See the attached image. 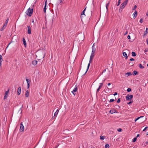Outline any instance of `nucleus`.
<instances>
[{
    "mask_svg": "<svg viewBox=\"0 0 148 148\" xmlns=\"http://www.w3.org/2000/svg\"><path fill=\"white\" fill-rule=\"evenodd\" d=\"M128 1H125L121 4L120 6V9H119V12H121L122 11V10L127 4Z\"/></svg>",
    "mask_w": 148,
    "mask_h": 148,
    "instance_id": "f257e3e1",
    "label": "nucleus"
},
{
    "mask_svg": "<svg viewBox=\"0 0 148 148\" xmlns=\"http://www.w3.org/2000/svg\"><path fill=\"white\" fill-rule=\"evenodd\" d=\"M33 12V9H31L30 8H29L27 10L26 12V14L27 15L29 16H32Z\"/></svg>",
    "mask_w": 148,
    "mask_h": 148,
    "instance_id": "f03ea898",
    "label": "nucleus"
},
{
    "mask_svg": "<svg viewBox=\"0 0 148 148\" xmlns=\"http://www.w3.org/2000/svg\"><path fill=\"white\" fill-rule=\"evenodd\" d=\"M133 97V95H127L126 96V100L129 101L131 100L132 99Z\"/></svg>",
    "mask_w": 148,
    "mask_h": 148,
    "instance_id": "7ed1b4c3",
    "label": "nucleus"
},
{
    "mask_svg": "<svg viewBox=\"0 0 148 148\" xmlns=\"http://www.w3.org/2000/svg\"><path fill=\"white\" fill-rule=\"evenodd\" d=\"M24 127L23 124L22 122H21L20 124V132H22L24 131Z\"/></svg>",
    "mask_w": 148,
    "mask_h": 148,
    "instance_id": "20e7f679",
    "label": "nucleus"
},
{
    "mask_svg": "<svg viewBox=\"0 0 148 148\" xmlns=\"http://www.w3.org/2000/svg\"><path fill=\"white\" fill-rule=\"evenodd\" d=\"M109 112L111 114L115 113H119V112L117 111L114 109L110 110Z\"/></svg>",
    "mask_w": 148,
    "mask_h": 148,
    "instance_id": "39448f33",
    "label": "nucleus"
},
{
    "mask_svg": "<svg viewBox=\"0 0 148 148\" xmlns=\"http://www.w3.org/2000/svg\"><path fill=\"white\" fill-rule=\"evenodd\" d=\"M27 33L28 34H31V28L29 26H27Z\"/></svg>",
    "mask_w": 148,
    "mask_h": 148,
    "instance_id": "423d86ee",
    "label": "nucleus"
},
{
    "mask_svg": "<svg viewBox=\"0 0 148 148\" xmlns=\"http://www.w3.org/2000/svg\"><path fill=\"white\" fill-rule=\"evenodd\" d=\"M77 87H75L74 88V89H73V90L72 91V93L74 95H75V94L74 93L75 92H76V91H77Z\"/></svg>",
    "mask_w": 148,
    "mask_h": 148,
    "instance_id": "0eeeda50",
    "label": "nucleus"
},
{
    "mask_svg": "<svg viewBox=\"0 0 148 148\" xmlns=\"http://www.w3.org/2000/svg\"><path fill=\"white\" fill-rule=\"evenodd\" d=\"M103 85V83H100V85H99L98 88L97 90L96 91V93H97L99 91L100 89L102 87Z\"/></svg>",
    "mask_w": 148,
    "mask_h": 148,
    "instance_id": "6e6552de",
    "label": "nucleus"
},
{
    "mask_svg": "<svg viewBox=\"0 0 148 148\" xmlns=\"http://www.w3.org/2000/svg\"><path fill=\"white\" fill-rule=\"evenodd\" d=\"M17 92L18 95H19L20 94L21 92V87H19L18 88V89H17Z\"/></svg>",
    "mask_w": 148,
    "mask_h": 148,
    "instance_id": "1a4fd4ad",
    "label": "nucleus"
},
{
    "mask_svg": "<svg viewBox=\"0 0 148 148\" xmlns=\"http://www.w3.org/2000/svg\"><path fill=\"white\" fill-rule=\"evenodd\" d=\"M59 109H58L55 112V113L54 114V116L53 117H54V119L55 118H56V116H57V115L58 113V112L59 111Z\"/></svg>",
    "mask_w": 148,
    "mask_h": 148,
    "instance_id": "9d476101",
    "label": "nucleus"
},
{
    "mask_svg": "<svg viewBox=\"0 0 148 148\" xmlns=\"http://www.w3.org/2000/svg\"><path fill=\"white\" fill-rule=\"evenodd\" d=\"M94 44L92 46V53H94H94H95V51H96V49H95V48H94Z\"/></svg>",
    "mask_w": 148,
    "mask_h": 148,
    "instance_id": "9b49d317",
    "label": "nucleus"
},
{
    "mask_svg": "<svg viewBox=\"0 0 148 148\" xmlns=\"http://www.w3.org/2000/svg\"><path fill=\"white\" fill-rule=\"evenodd\" d=\"M23 44L25 46V47H26V46H27V44H26V41L24 38H23Z\"/></svg>",
    "mask_w": 148,
    "mask_h": 148,
    "instance_id": "f8f14e48",
    "label": "nucleus"
},
{
    "mask_svg": "<svg viewBox=\"0 0 148 148\" xmlns=\"http://www.w3.org/2000/svg\"><path fill=\"white\" fill-rule=\"evenodd\" d=\"M132 74L130 72H128L125 74V76L127 77L129 75H132Z\"/></svg>",
    "mask_w": 148,
    "mask_h": 148,
    "instance_id": "ddd939ff",
    "label": "nucleus"
},
{
    "mask_svg": "<svg viewBox=\"0 0 148 148\" xmlns=\"http://www.w3.org/2000/svg\"><path fill=\"white\" fill-rule=\"evenodd\" d=\"M147 29L148 28H146V31L144 32V34L143 36V37H145L147 35V33H148V31H147Z\"/></svg>",
    "mask_w": 148,
    "mask_h": 148,
    "instance_id": "4468645a",
    "label": "nucleus"
},
{
    "mask_svg": "<svg viewBox=\"0 0 148 148\" xmlns=\"http://www.w3.org/2000/svg\"><path fill=\"white\" fill-rule=\"evenodd\" d=\"M37 61L36 60H34L32 62V64L35 66L37 64Z\"/></svg>",
    "mask_w": 148,
    "mask_h": 148,
    "instance_id": "2eb2a0df",
    "label": "nucleus"
},
{
    "mask_svg": "<svg viewBox=\"0 0 148 148\" xmlns=\"http://www.w3.org/2000/svg\"><path fill=\"white\" fill-rule=\"evenodd\" d=\"M137 14V12L135 10L134 12L133 15H134V18H135L136 17Z\"/></svg>",
    "mask_w": 148,
    "mask_h": 148,
    "instance_id": "dca6fc26",
    "label": "nucleus"
},
{
    "mask_svg": "<svg viewBox=\"0 0 148 148\" xmlns=\"http://www.w3.org/2000/svg\"><path fill=\"white\" fill-rule=\"evenodd\" d=\"M25 97H29V91L28 90H26L25 93Z\"/></svg>",
    "mask_w": 148,
    "mask_h": 148,
    "instance_id": "f3484780",
    "label": "nucleus"
},
{
    "mask_svg": "<svg viewBox=\"0 0 148 148\" xmlns=\"http://www.w3.org/2000/svg\"><path fill=\"white\" fill-rule=\"evenodd\" d=\"M138 74V72L137 71H134L132 73V74H133V75H136Z\"/></svg>",
    "mask_w": 148,
    "mask_h": 148,
    "instance_id": "a211bd4d",
    "label": "nucleus"
},
{
    "mask_svg": "<svg viewBox=\"0 0 148 148\" xmlns=\"http://www.w3.org/2000/svg\"><path fill=\"white\" fill-rule=\"evenodd\" d=\"M6 28V26L4 25L3 27L1 28L0 30L1 31H3V30L5 29Z\"/></svg>",
    "mask_w": 148,
    "mask_h": 148,
    "instance_id": "6ab92c4d",
    "label": "nucleus"
},
{
    "mask_svg": "<svg viewBox=\"0 0 148 148\" xmlns=\"http://www.w3.org/2000/svg\"><path fill=\"white\" fill-rule=\"evenodd\" d=\"M86 7L85 8V9L82 12V13H81V17L82 18V15H85V14H84V11L86 10Z\"/></svg>",
    "mask_w": 148,
    "mask_h": 148,
    "instance_id": "aec40b11",
    "label": "nucleus"
},
{
    "mask_svg": "<svg viewBox=\"0 0 148 148\" xmlns=\"http://www.w3.org/2000/svg\"><path fill=\"white\" fill-rule=\"evenodd\" d=\"M90 63H89L88 64L87 69L86 70L85 73L84 74H85L86 73V72H87V71L88 70L89 68V67H90Z\"/></svg>",
    "mask_w": 148,
    "mask_h": 148,
    "instance_id": "412c9836",
    "label": "nucleus"
},
{
    "mask_svg": "<svg viewBox=\"0 0 148 148\" xmlns=\"http://www.w3.org/2000/svg\"><path fill=\"white\" fill-rule=\"evenodd\" d=\"M26 79L27 81V84H30V83L31 82V80H29L26 78Z\"/></svg>",
    "mask_w": 148,
    "mask_h": 148,
    "instance_id": "4be33fe9",
    "label": "nucleus"
},
{
    "mask_svg": "<svg viewBox=\"0 0 148 148\" xmlns=\"http://www.w3.org/2000/svg\"><path fill=\"white\" fill-rule=\"evenodd\" d=\"M94 53H91L90 57V58L93 59L94 57Z\"/></svg>",
    "mask_w": 148,
    "mask_h": 148,
    "instance_id": "5701e85b",
    "label": "nucleus"
},
{
    "mask_svg": "<svg viewBox=\"0 0 148 148\" xmlns=\"http://www.w3.org/2000/svg\"><path fill=\"white\" fill-rule=\"evenodd\" d=\"M132 56L134 57H135V56H136V53L135 52H133V51L132 52Z\"/></svg>",
    "mask_w": 148,
    "mask_h": 148,
    "instance_id": "b1692460",
    "label": "nucleus"
},
{
    "mask_svg": "<svg viewBox=\"0 0 148 148\" xmlns=\"http://www.w3.org/2000/svg\"><path fill=\"white\" fill-rule=\"evenodd\" d=\"M8 21H9V19L8 18H7L6 19V21H5V22L4 24V25L6 26L7 25Z\"/></svg>",
    "mask_w": 148,
    "mask_h": 148,
    "instance_id": "393cba45",
    "label": "nucleus"
},
{
    "mask_svg": "<svg viewBox=\"0 0 148 148\" xmlns=\"http://www.w3.org/2000/svg\"><path fill=\"white\" fill-rule=\"evenodd\" d=\"M105 138V136H101L100 137V139L101 140H103Z\"/></svg>",
    "mask_w": 148,
    "mask_h": 148,
    "instance_id": "a878e982",
    "label": "nucleus"
},
{
    "mask_svg": "<svg viewBox=\"0 0 148 148\" xmlns=\"http://www.w3.org/2000/svg\"><path fill=\"white\" fill-rule=\"evenodd\" d=\"M139 67L141 69H143L144 68V66H143V65L141 64H139Z\"/></svg>",
    "mask_w": 148,
    "mask_h": 148,
    "instance_id": "bb28decb",
    "label": "nucleus"
},
{
    "mask_svg": "<svg viewBox=\"0 0 148 148\" xmlns=\"http://www.w3.org/2000/svg\"><path fill=\"white\" fill-rule=\"evenodd\" d=\"M143 117V116H141L140 117H137V118H136L135 119V121L136 122L137 120H138V119H139L140 118Z\"/></svg>",
    "mask_w": 148,
    "mask_h": 148,
    "instance_id": "cd10ccee",
    "label": "nucleus"
},
{
    "mask_svg": "<svg viewBox=\"0 0 148 148\" xmlns=\"http://www.w3.org/2000/svg\"><path fill=\"white\" fill-rule=\"evenodd\" d=\"M105 147L106 148H109L110 146L108 144H106L105 145Z\"/></svg>",
    "mask_w": 148,
    "mask_h": 148,
    "instance_id": "c85d7f7f",
    "label": "nucleus"
},
{
    "mask_svg": "<svg viewBox=\"0 0 148 148\" xmlns=\"http://www.w3.org/2000/svg\"><path fill=\"white\" fill-rule=\"evenodd\" d=\"M9 92V89L7 91H6L5 93V95L8 96V94Z\"/></svg>",
    "mask_w": 148,
    "mask_h": 148,
    "instance_id": "c756f323",
    "label": "nucleus"
},
{
    "mask_svg": "<svg viewBox=\"0 0 148 148\" xmlns=\"http://www.w3.org/2000/svg\"><path fill=\"white\" fill-rule=\"evenodd\" d=\"M136 140H137L136 137H135V138H134V139L132 140V141L134 143L136 141Z\"/></svg>",
    "mask_w": 148,
    "mask_h": 148,
    "instance_id": "7c9ffc66",
    "label": "nucleus"
},
{
    "mask_svg": "<svg viewBox=\"0 0 148 148\" xmlns=\"http://www.w3.org/2000/svg\"><path fill=\"white\" fill-rule=\"evenodd\" d=\"M127 90L128 92H129L131 91L132 89L130 88H128Z\"/></svg>",
    "mask_w": 148,
    "mask_h": 148,
    "instance_id": "2f4dec72",
    "label": "nucleus"
},
{
    "mask_svg": "<svg viewBox=\"0 0 148 148\" xmlns=\"http://www.w3.org/2000/svg\"><path fill=\"white\" fill-rule=\"evenodd\" d=\"M123 56L124 57L126 56H127V54L125 52H123Z\"/></svg>",
    "mask_w": 148,
    "mask_h": 148,
    "instance_id": "473e14b6",
    "label": "nucleus"
},
{
    "mask_svg": "<svg viewBox=\"0 0 148 148\" xmlns=\"http://www.w3.org/2000/svg\"><path fill=\"white\" fill-rule=\"evenodd\" d=\"M116 106V108L118 109L120 108V106L118 105H115Z\"/></svg>",
    "mask_w": 148,
    "mask_h": 148,
    "instance_id": "72a5a7b5",
    "label": "nucleus"
},
{
    "mask_svg": "<svg viewBox=\"0 0 148 148\" xmlns=\"http://www.w3.org/2000/svg\"><path fill=\"white\" fill-rule=\"evenodd\" d=\"M114 101V100L113 99H111L109 101V103L113 102Z\"/></svg>",
    "mask_w": 148,
    "mask_h": 148,
    "instance_id": "f704fd0d",
    "label": "nucleus"
},
{
    "mask_svg": "<svg viewBox=\"0 0 148 148\" xmlns=\"http://www.w3.org/2000/svg\"><path fill=\"white\" fill-rule=\"evenodd\" d=\"M109 3H110V2H109L107 3L106 5V8L107 9V10H108V6L109 5Z\"/></svg>",
    "mask_w": 148,
    "mask_h": 148,
    "instance_id": "c9c22d12",
    "label": "nucleus"
},
{
    "mask_svg": "<svg viewBox=\"0 0 148 148\" xmlns=\"http://www.w3.org/2000/svg\"><path fill=\"white\" fill-rule=\"evenodd\" d=\"M105 106H106V107H110V105H109V104L107 103H105Z\"/></svg>",
    "mask_w": 148,
    "mask_h": 148,
    "instance_id": "e433bc0d",
    "label": "nucleus"
},
{
    "mask_svg": "<svg viewBox=\"0 0 148 148\" xmlns=\"http://www.w3.org/2000/svg\"><path fill=\"white\" fill-rule=\"evenodd\" d=\"M46 6H44V9H43V11H44V12L45 13L46 12Z\"/></svg>",
    "mask_w": 148,
    "mask_h": 148,
    "instance_id": "4c0bfd02",
    "label": "nucleus"
},
{
    "mask_svg": "<svg viewBox=\"0 0 148 148\" xmlns=\"http://www.w3.org/2000/svg\"><path fill=\"white\" fill-rule=\"evenodd\" d=\"M137 7V6L136 5H135V6H134V7L133 8L132 10H135V9Z\"/></svg>",
    "mask_w": 148,
    "mask_h": 148,
    "instance_id": "58836bf2",
    "label": "nucleus"
},
{
    "mask_svg": "<svg viewBox=\"0 0 148 148\" xmlns=\"http://www.w3.org/2000/svg\"><path fill=\"white\" fill-rule=\"evenodd\" d=\"M2 59V57L1 55H0V62H1V60Z\"/></svg>",
    "mask_w": 148,
    "mask_h": 148,
    "instance_id": "ea45409f",
    "label": "nucleus"
},
{
    "mask_svg": "<svg viewBox=\"0 0 148 148\" xmlns=\"http://www.w3.org/2000/svg\"><path fill=\"white\" fill-rule=\"evenodd\" d=\"M122 129L121 128H119L117 129V131L119 132H121L122 131Z\"/></svg>",
    "mask_w": 148,
    "mask_h": 148,
    "instance_id": "a19ab883",
    "label": "nucleus"
},
{
    "mask_svg": "<svg viewBox=\"0 0 148 148\" xmlns=\"http://www.w3.org/2000/svg\"><path fill=\"white\" fill-rule=\"evenodd\" d=\"M120 101H121L120 98H119L117 101V103H119L120 102Z\"/></svg>",
    "mask_w": 148,
    "mask_h": 148,
    "instance_id": "79ce46f5",
    "label": "nucleus"
},
{
    "mask_svg": "<svg viewBox=\"0 0 148 148\" xmlns=\"http://www.w3.org/2000/svg\"><path fill=\"white\" fill-rule=\"evenodd\" d=\"M148 51V48H147L145 49L144 51V52H145V53H146V52H147Z\"/></svg>",
    "mask_w": 148,
    "mask_h": 148,
    "instance_id": "37998d69",
    "label": "nucleus"
},
{
    "mask_svg": "<svg viewBox=\"0 0 148 148\" xmlns=\"http://www.w3.org/2000/svg\"><path fill=\"white\" fill-rule=\"evenodd\" d=\"M133 102V101H130L129 102H128V103H127V104H128V105H129V104H131V103H132Z\"/></svg>",
    "mask_w": 148,
    "mask_h": 148,
    "instance_id": "c03bdc74",
    "label": "nucleus"
},
{
    "mask_svg": "<svg viewBox=\"0 0 148 148\" xmlns=\"http://www.w3.org/2000/svg\"><path fill=\"white\" fill-rule=\"evenodd\" d=\"M140 22L141 23H142L143 22V19L142 18L140 19Z\"/></svg>",
    "mask_w": 148,
    "mask_h": 148,
    "instance_id": "a18cd8bd",
    "label": "nucleus"
},
{
    "mask_svg": "<svg viewBox=\"0 0 148 148\" xmlns=\"http://www.w3.org/2000/svg\"><path fill=\"white\" fill-rule=\"evenodd\" d=\"M121 1H118V4L117 5V6H118L121 3Z\"/></svg>",
    "mask_w": 148,
    "mask_h": 148,
    "instance_id": "49530a36",
    "label": "nucleus"
},
{
    "mask_svg": "<svg viewBox=\"0 0 148 148\" xmlns=\"http://www.w3.org/2000/svg\"><path fill=\"white\" fill-rule=\"evenodd\" d=\"M92 59H91L90 58V60L89 61V63H90L92 62Z\"/></svg>",
    "mask_w": 148,
    "mask_h": 148,
    "instance_id": "de8ad7c7",
    "label": "nucleus"
},
{
    "mask_svg": "<svg viewBox=\"0 0 148 148\" xmlns=\"http://www.w3.org/2000/svg\"><path fill=\"white\" fill-rule=\"evenodd\" d=\"M8 96L5 95L4 96V99H7Z\"/></svg>",
    "mask_w": 148,
    "mask_h": 148,
    "instance_id": "09e8293b",
    "label": "nucleus"
},
{
    "mask_svg": "<svg viewBox=\"0 0 148 148\" xmlns=\"http://www.w3.org/2000/svg\"><path fill=\"white\" fill-rule=\"evenodd\" d=\"M148 128L147 127H146L143 130V131H145Z\"/></svg>",
    "mask_w": 148,
    "mask_h": 148,
    "instance_id": "8fccbe9b",
    "label": "nucleus"
},
{
    "mask_svg": "<svg viewBox=\"0 0 148 148\" xmlns=\"http://www.w3.org/2000/svg\"><path fill=\"white\" fill-rule=\"evenodd\" d=\"M127 38L128 39H130V38H131V37H130V35H128V36H127Z\"/></svg>",
    "mask_w": 148,
    "mask_h": 148,
    "instance_id": "3c124183",
    "label": "nucleus"
},
{
    "mask_svg": "<svg viewBox=\"0 0 148 148\" xmlns=\"http://www.w3.org/2000/svg\"><path fill=\"white\" fill-rule=\"evenodd\" d=\"M130 60L131 61H134V59L133 58H132L130 59Z\"/></svg>",
    "mask_w": 148,
    "mask_h": 148,
    "instance_id": "603ef678",
    "label": "nucleus"
},
{
    "mask_svg": "<svg viewBox=\"0 0 148 148\" xmlns=\"http://www.w3.org/2000/svg\"><path fill=\"white\" fill-rule=\"evenodd\" d=\"M27 89H28L30 86V84H27Z\"/></svg>",
    "mask_w": 148,
    "mask_h": 148,
    "instance_id": "864d4df0",
    "label": "nucleus"
},
{
    "mask_svg": "<svg viewBox=\"0 0 148 148\" xmlns=\"http://www.w3.org/2000/svg\"><path fill=\"white\" fill-rule=\"evenodd\" d=\"M117 95V92H115L113 94V95H114V96H115V95Z\"/></svg>",
    "mask_w": 148,
    "mask_h": 148,
    "instance_id": "5fc2aeb1",
    "label": "nucleus"
},
{
    "mask_svg": "<svg viewBox=\"0 0 148 148\" xmlns=\"http://www.w3.org/2000/svg\"><path fill=\"white\" fill-rule=\"evenodd\" d=\"M47 4V1H45V6H46V7Z\"/></svg>",
    "mask_w": 148,
    "mask_h": 148,
    "instance_id": "6e6d98bb",
    "label": "nucleus"
},
{
    "mask_svg": "<svg viewBox=\"0 0 148 148\" xmlns=\"http://www.w3.org/2000/svg\"><path fill=\"white\" fill-rule=\"evenodd\" d=\"M12 42L11 41V42H10L9 44H8V46L7 47H6V49L8 47L9 45H10V44H11V43Z\"/></svg>",
    "mask_w": 148,
    "mask_h": 148,
    "instance_id": "4d7b16f0",
    "label": "nucleus"
},
{
    "mask_svg": "<svg viewBox=\"0 0 148 148\" xmlns=\"http://www.w3.org/2000/svg\"><path fill=\"white\" fill-rule=\"evenodd\" d=\"M32 23H33L34 24V20L33 19H32Z\"/></svg>",
    "mask_w": 148,
    "mask_h": 148,
    "instance_id": "13d9d810",
    "label": "nucleus"
},
{
    "mask_svg": "<svg viewBox=\"0 0 148 148\" xmlns=\"http://www.w3.org/2000/svg\"><path fill=\"white\" fill-rule=\"evenodd\" d=\"M146 41L147 42V44L148 45V38L146 39Z\"/></svg>",
    "mask_w": 148,
    "mask_h": 148,
    "instance_id": "bf43d9fd",
    "label": "nucleus"
},
{
    "mask_svg": "<svg viewBox=\"0 0 148 148\" xmlns=\"http://www.w3.org/2000/svg\"><path fill=\"white\" fill-rule=\"evenodd\" d=\"M106 71V69H105L104 70H103V71H102V73H103L105 72Z\"/></svg>",
    "mask_w": 148,
    "mask_h": 148,
    "instance_id": "052dcab7",
    "label": "nucleus"
},
{
    "mask_svg": "<svg viewBox=\"0 0 148 148\" xmlns=\"http://www.w3.org/2000/svg\"><path fill=\"white\" fill-rule=\"evenodd\" d=\"M59 146L58 144L54 148H57L58 146Z\"/></svg>",
    "mask_w": 148,
    "mask_h": 148,
    "instance_id": "680f3d73",
    "label": "nucleus"
},
{
    "mask_svg": "<svg viewBox=\"0 0 148 148\" xmlns=\"http://www.w3.org/2000/svg\"><path fill=\"white\" fill-rule=\"evenodd\" d=\"M139 134H138L137 135V136H136V138L138 137H139Z\"/></svg>",
    "mask_w": 148,
    "mask_h": 148,
    "instance_id": "e2e57ef3",
    "label": "nucleus"
},
{
    "mask_svg": "<svg viewBox=\"0 0 148 148\" xmlns=\"http://www.w3.org/2000/svg\"><path fill=\"white\" fill-rule=\"evenodd\" d=\"M128 33V32H127V31H126V32L125 33V34H124V35H125L126 34H127Z\"/></svg>",
    "mask_w": 148,
    "mask_h": 148,
    "instance_id": "0e129e2a",
    "label": "nucleus"
},
{
    "mask_svg": "<svg viewBox=\"0 0 148 148\" xmlns=\"http://www.w3.org/2000/svg\"><path fill=\"white\" fill-rule=\"evenodd\" d=\"M111 84L110 83H109L108 84V86L110 85Z\"/></svg>",
    "mask_w": 148,
    "mask_h": 148,
    "instance_id": "69168bd1",
    "label": "nucleus"
},
{
    "mask_svg": "<svg viewBox=\"0 0 148 148\" xmlns=\"http://www.w3.org/2000/svg\"><path fill=\"white\" fill-rule=\"evenodd\" d=\"M146 15L147 16H148V12L146 13Z\"/></svg>",
    "mask_w": 148,
    "mask_h": 148,
    "instance_id": "338daca9",
    "label": "nucleus"
},
{
    "mask_svg": "<svg viewBox=\"0 0 148 148\" xmlns=\"http://www.w3.org/2000/svg\"><path fill=\"white\" fill-rule=\"evenodd\" d=\"M126 57V58H125V59H127V57H128V56H125Z\"/></svg>",
    "mask_w": 148,
    "mask_h": 148,
    "instance_id": "774afa93",
    "label": "nucleus"
}]
</instances>
